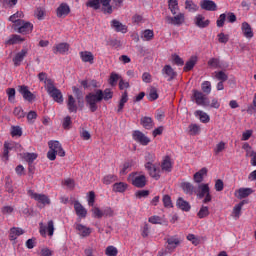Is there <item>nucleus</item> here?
Returning <instances> with one entry per match:
<instances>
[{
    "mask_svg": "<svg viewBox=\"0 0 256 256\" xmlns=\"http://www.w3.org/2000/svg\"><path fill=\"white\" fill-rule=\"evenodd\" d=\"M25 41V38L15 34L12 35L7 41L6 45H16L17 43H23Z\"/></svg>",
    "mask_w": 256,
    "mask_h": 256,
    "instance_id": "43",
    "label": "nucleus"
},
{
    "mask_svg": "<svg viewBox=\"0 0 256 256\" xmlns=\"http://www.w3.org/2000/svg\"><path fill=\"white\" fill-rule=\"evenodd\" d=\"M23 233H25L24 229L17 228V227L11 228L9 233L10 241H15V239H17V237H21Z\"/></svg>",
    "mask_w": 256,
    "mask_h": 256,
    "instance_id": "33",
    "label": "nucleus"
},
{
    "mask_svg": "<svg viewBox=\"0 0 256 256\" xmlns=\"http://www.w3.org/2000/svg\"><path fill=\"white\" fill-rule=\"evenodd\" d=\"M39 233L42 237H52L55 233V222L53 220H49L47 225L43 224V222L39 223Z\"/></svg>",
    "mask_w": 256,
    "mask_h": 256,
    "instance_id": "7",
    "label": "nucleus"
},
{
    "mask_svg": "<svg viewBox=\"0 0 256 256\" xmlns=\"http://www.w3.org/2000/svg\"><path fill=\"white\" fill-rule=\"evenodd\" d=\"M197 217L199 219H205V217H209V207L202 206L197 213Z\"/></svg>",
    "mask_w": 256,
    "mask_h": 256,
    "instance_id": "52",
    "label": "nucleus"
},
{
    "mask_svg": "<svg viewBox=\"0 0 256 256\" xmlns=\"http://www.w3.org/2000/svg\"><path fill=\"white\" fill-rule=\"evenodd\" d=\"M69 47L70 46L68 43H59L53 47V53H55V55H57V53L65 55V53L69 51Z\"/></svg>",
    "mask_w": 256,
    "mask_h": 256,
    "instance_id": "29",
    "label": "nucleus"
},
{
    "mask_svg": "<svg viewBox=\"0 0 256 256\" xmlns=\"http://www.w3.org/2000/svg\"><path fill=\"white\" fill-rule=\"evenodd\" d=\"M48 145L50 150L56 152L59 157H65V150H63V147H61V143H59V141H50Z\"/></svg>",
    "mask_w": 256,
    "mask_h": 256,
    "instance_id": "17",
    "label": "nucleus"
},
{
    "mask_svg": "<svg viewBox=\"0 0 256 256\" xmlns=\"http://www.w3.org/2000/svg\"><path fill=\"white\" fill-rule=\"evenodd\" d=\"M208 65L209 67H212V69H219V67H221V62L218 58H211L208 61Z\"/></svg>",
    "mask_w": 256,
    "mask_h": 256,
    "instance_id": "58",
    "label": "nucleus"
},
{
    "mask_svg": "<svg viewBox=\"0 0 256 256\" xmlns=\"http://www.w3.org/2000/svg\"><path fill=\"white\" fill-rule=\"evenodd\" d=\"M101 4L105 7L104 13L111 15L113 13V7L111 6V0H100Z\"/></svg>",
    "mask_w": 256,
    "mask_h": 256,
    "instance_id": "53",
    "label": "nucleus"
},
{
    "mask_svg": "<svg viewBox=\"0 0 256 256\" xmlns=\"http://www.w3.org/2000/svg\"><path fill=\"white\" fill-rule=\"evenodd\" d=\"M131 167H133V161L125 162L120 168V175H127L131 171Z\"/></svg>",
    "mask_w": 256,
    "mask_h": 256,
    "instance_id": "46",
    "label": "nucleus"
},
{
    "mask_svg": "<svg viewBox=\"0 0 256 256\" xmlns=\"http://www.w3.org/2000/svg\"><path fill=\"white\" fill-rule=\"evenodd\" d=\"M92 217H94L95 219H101L103 217V210H101L99 207H93Z\"/></svg>",
    "mask_w": 256,
    "mask_h": 256,
    "instance_id": "59",
    "label": "nucleus"
},
{
    "mask_svg": "<svg viewBox=\"0 0 256 256\" xmlns=\"http://www.w3.org/2000/svg\"><path fill=\"white\" fill-rule=\"evenodd\" d=\"M241 31L246 39H253V28H251L249 23L243 22L241 25Z\"/></svg>",
    "mask_w": 256,
    "mask_h": 256,
    "instance_id": "22",
    "label": "nucleus"
},
{
    "mask_svg": "<svg viewBox=\"0 0 256 256\" xmlns=\"http://www.w3.org/2000/svg\"><path fill=\"white\" fill-rule=\"evenodd\" d=\"M140 125H142L144 129H153L155 123L153 122V118L144 116L140 119Z\"/></svg>",
    "mask_w": 256,
    "mask_h": 256,
    "instance_id": "31",
    "label": "nucleus"
},
{
    "mask_svg": "<svg viewBox=\"0 0 256 256\" xmlns=\"http://www.w3.org/2000/svg\"><path fill=\"white\" fill-rule=\"evenodd\" d=\"M201 89L203 93H206L207 95H209V93H211V82L204 81L201 85Z\"/></svg>",
    "mask_w": 256,
    "mask_h": 256,
    "instance_id": "62",
    "label": "nucleus"
},
{
    "mask_svg": "<svg viewBox=\"0 0 256 256\" xmlns=\"http://www.w3.org/2000/svg\"><path fill=\"white\" fill-rule=\"evenodd\" d=\"M119 79H121V76L115 72H112L110 74L108 83H109V85H111V87H115L117 85V81H119Z\"/></svg>",
    "mask_w": 256,
    "mask_h": 256,
    "instance_id": "50",
    "label": "nucleus"
},
{
    "mask_svg": "<svg viewBox=\"0 0 256 256\" xmlns=\"http://www.w3.org/2000/svg\"><path fill=\"white\" fill-rule=\"evenodd\" d=\"M66 105L69 113H77V101L75 100V97H73V95H68Z\"/></svg>",
    "mask_w": 256,
    "mask_h": 256,
    "instance_id": "25",
    "label": "nucleus"
},
{
    "mask_svg": "<svg viewBox=\"0 0 256 256\" xmlns=\"http://www.w3.org/2000/svg\"><path fill=\"white\" fill-rule=\"evenodd\" d=\"M167 23L170 25H176V26H181L183 23H185V14L184 13H176L174 16H168L166 18Z\"/></svg>",
    "mask_w": 256,
    "mask_h": 256,
    "instance_id": "11",
    "label": "nucleus"
},
{
    "mask_svg": "<svg viewBox=\"0 0 256 256\" xmlns=\"http://www.w3.org/2000/svg\"><path fill=\"white\" fill-rule=\"evenodd\" d=\"M185 9L189 11V13H197V11H199V5L193 2V0H186Z\"/></svg>",
    "mask_w": 256,
    "mask_h": 256,
    "instance_id": "36",
    "label": "nucleus"
},
{
    "mask_svg": "<svg viewBox=\"0 0 256 256\" xmlns=\"http://www.w3.org/2000/svg\"><path fill=\"white\" fill-rule=\"evenodd\" d=\"M87 201H88L89 207H93L95 205V192L94 191H90L87 194Z\"/></svg>",
    "mask_w": 256,
    "mask_h": 256,
    "instance_id": "63",
    "label": "nucleus"
},
{
    "mask_svg": "<svg viewBox=\"0 0 256 256\" xmlns=\"http://www.w3.org/2000/svg\"><path fill=\"white\" fill-rule=\"evenodd\" d=\"M132 139L139 143L140 145L147 146L151 143V138L147 137L143 132L136 130L132 133Z\"/></svg>",
    "mask_w": 256,
    "mask_h": 256,
    "instance_id": "10",
    "label": "nucleus"
},
{
    "mask_svg": "<svg viewBox=\"0 0 256 256\" xmlns=\"http://www.w3.org/2000/svg\"><path fill=\"white\" fill-rule=\"evenodd\" d=\"M194 115L195 117H198L201 123H209V121H211V117L209 116V114H207L203 110L195 111Z\"/></svg>",
    "mask_w": 256,
    "mask_h": 256,
    "instance_id": "35",
    "label": "nucleus"
},
{
    "mask_svg": "<svg viewBox=\"0 0 256 256\" xmlns=\"http://www.w3.org/2000/svg\"><path fill=\"white\" fill-rule=\"evenodd\" d=\"M188 129L190 135H199L201 133V127L197 124H190Z\"/></svg>",
    "mask_w": 256,
    "mask_h": 256,
    "instance_id": "54",
    "label": "nucleus"
},
{
    "mask_svg": "<svg viewBox=\"0 0 256 256\" xmlns=\"http://www.w3.org/2000/svg\"><path fill=\"white\" fill-rule=\"evenodd\" d=\"M75 229L78 232V235H80V237H89V235L93 233V229L83 224H76Z\"/></svg>",
    "mask_w": 256,
    "mask_h": 256,
    "instance_id": "20",
    "label": "nucleus"
},
{
    "mask_svg": "<svg viewBox=\"0 0 256 256\" xmlns=\"http://www.w3.org/2000/svg\"><path fill=\"white\" fill-rule=\"evenodd\" d=\"M38 155L37 153H24L23 159L27 161V163H33L35 159H37Z\"/></svg>",
    "mask_w": 256,
    "mask_h": 256,
    "instance_id": "57",
    "label": "nucleus"
},
{
    "mask_svg": "<svg viewBox=\"0 0 256 256\" xmlns=\"http://www.w3.org/2000/svg\"><path fill=\"white\" fill-rule=\"evenodd\" d=\"M253 189L251 188H239L234 192V196L237 199H245L246 197H249V195H252Z\"/></svg>",
    "mask_w": 256,
    "mask_h": 256,
    "instance_id": "21",
    "label": "nucleus"
},
{
    "mask_svg": "<svg viewBox=\"0 0 256 256\" xmlns=\"http://www.w3.org/2000/svg\"><path fill=\"white\" fill-rule=\"evenodd\" d=\"M27 53H29V50L27 48H24L20 52L15 54L12 59L15 67H19L21 63H23V60L25 59V57H27Z\"/></svg>",
    "mask_w": 256,
    "mask_h": 256,
    "instance_id": "16",
    "label": "nucleus"
},
{
    "mask_svg": "<svg viewBox=\"0 0 256 256\" xmlns=\"http://www.w3.org/2000/svg\"><path fill=\"white\" fill-rule=\"evenodd\" d=\"M207 173L208 170L205 167L196 172L193 176L194 183H203V179L207 177Z\"/></svg>",
    "mask_w": 256,
    "mask_h": 256,
    "instance_id": "26",
    "label": "nucleus"
},
{
    "mask_svg": "<svg viewBox=\"0 0 256 256\" xmlns=\"http://www.w3.org/2000/svg\"><path fill=\"white\" fill-rule=\"evenodd\" d=\"M181 243V240L175 236H171L167 239V249L170 252H173L174 249H177V246Z\"/></svg>",
    "mask_w": 256,
    "mask_h": 256,
    "instance_id": "28",
    "label": "nucleus"
},
{
    "mask_svg": "<svg viewBox=\"0 0 256 256\" xmlns=\"http://www.w3.org/2000/svg\"><path fill=\"white\" fill-rule=\"evenodd\" d=\"M210 23L211 21L205 18L203 14H198L194 17V24L196 27H199V29H205V27H209Z\"/></svg>",
    "mask_w": 256,
    "mask_h": 256,
    "instance_id": "12",
    "label": "nucleus"
},
{
    "mask_svg": "<svg viewBox=\"0 0 256 256\" xmlns=\"http://www.w3.org/2000/svg\"><path fill=\"white\" fill-rule=\"evenodd\" d=\"M243 205H245V202L242 201L234 206L232 211V217H234V219H239V217H241V209H243Z\"/></svg>",
    "mask_w": 256,
    "mask_h": 256,
    "instance_id": "44",
    "label": "nucleus"
},
{
    "mask_svg": "<svg viewBox=\"0 0 256 256\" xmlns=\"http://www.w3.org/2000/svg\"><path fill=\"white\" fill-rule=\"evenodd\" d=\"M140 37L144 41H152V39L155 37V32H153L151 29H146L141 32Z\"/></svg>",
    "mask_w": 256,
    "mask_h": 256,
    "instance_id": "42",
    "label": "nucleus"
},
{
    "mask_svg": "<svg viewBox=\"0 0 256 256\" xmlns=\"http://www.w3.org/2000/svg\"><path fill=\"white\" fill-rule=\"evenodd\" d=\"M127 101H129V94H127V91H125L122 93L121 98L118 103V109H117L118 113H123V109H124L125 103H127Z\"/></svg>",
    "mask_w": 256,
    "mask_h": 256,
    "instance_id": "34",
    "label": "nucleus"
},
{
    "mask_svg": "<svg viewBox=\"0 0 256 256\" xmlns=\"http://www.w3.org/2000/svg\"><path fill=\"white\" fill-rule=\"evenodd\" d=\"M74 210L76 212L77 217H79L80 219H85V217H87V209H85V207H83L79 203V201L74 202Z\"/></svg>",
    "mask_w": 256,
    "mask_h": 256,
    "instance_id": "23",
    "label": "nucleus"
},
{
    "mask_svg": "<svg viewBox=\"0 0 256 256\" xmlns=\"http://www.w3.org/2000/svg\"><path fill=\"white\" fill-rule=\"evenodd\" d=\"M145 169H147L150 177H152L153 179H155L156 181H158V179H160L161 177V170L157 167V165L153 164L155 163V153L153 152H146L145 156Z\"/></svg>",
    "mask_w": 256,
    "mask_h": 256,
    "instance_id": "1",
    "label": "nucleus"
},
{
    "mask_svg": "<svg viewBox=\"0 0 256 256\" xmlns=\"http://www.w3.org/2000/svg\"><path fill=\"white\" fill-rule=\"evenodd\" d=\"M100 101H103L102 90H96L94 93L92 92L86 95V103L92 113H95V111H97V104L100 103Z\"/></svg>",
    "mask_w": 256,
    "mask_h": 256,
    "instance_id": "2",
    "label": "nucleus"
},
{
    "mask_svg": "<svg viewBox=\"0 0 256 256\" xmlns=\"http://www.w3.org/2000/svg\"><path fill=\"white\" fill-rule=\"evenodd\" d=\"M38 79H39V81H40L41 83H44L45 89H47V84H48L49 82H51L52 85L55 83L52 79L47 78V73H45V72L39 73V74H38Z\"/></svg>",
    "mask_w": 256,
    "mask_h": 256,
    "instance_id": "45",
    "label": "nucleus"
},
{
    "mask_svg": "<svg viewBox=\"0 0 256 256\" xmlns=\"http://www.w3.org/2000/svg\"><path fill=\"white\" fill-rule=\"evenodd\" d=\"M10 134L12 137H21L23 135V129L20 126H12Z\"/></svg>",
    "mask_w": 256,
    "mask_h": 256,
    "instance_id": "51",
    "label": "nucleus"
},
{
    "mask_svg": "<svg viewBox=\"0 0 256 256\" xmlns=\"http://www.w3.org/2000/svg\"><path fill=\"white\" fill-rule=\"evenodd\" d=\"M227 149V143L224 141L218 142L214 148H213V153L214 155H221Z\"/></svg>",
    "mask_w": 256,
    "mask_h": 256,
    "instance_id": "37",
    "label": "nucleus"
},
{
    "mask_svg": "<svg viewBox=\"0 0 256 256\" xmlns=\"http://www.w3.org/2000/svg\"><path fill=\"white\" fill-rule=\"evenodd\" d=\"M186 239L187 241H190V243H192V245H194L195 247H197V245H200L201 243V238H199V236H196L195 234H188Z\"/></svg>",
    "mask_w": 256,
    "mask_h": 256,
    "instance_id": "49",
    "label": "nucleus"
},
{
    "mask_svg": "<svg viewBox=\"0 0 256 256\" xmlns=\"http://www.w3.org/2000/svg\"><path fill=\"white\" fill-rule=\"evenodd\" d=\"M28 196L38 203L40 209L47 207V205H51V198L45 194H39L33 190H28Z\"/></svg>",
    "mask_w": 256,
    "mask_h": 256,
    "instance_id": "4",
    "label": "nucleus"
},
{
    "mask_svg": "<svg viewBox=\"0 0 256 256\" xmlns=\"http://www.w3.org/2000/svg\"><path fill=\"white\" fill-rule=\"evenodd\" d=\"M117 181V175L108 174L102 178V183L104 185H111V183H115Z\"/></svg>",
    "mask_w": 256,
    "mask_h": 256,
    "instance_id": "47",
    "label": "nucleus"
},
{
    "mask_svg": "<svg viewBox=\"0 0 256 256\" xmlns=\"http://www.w3.org/2000/svg\"><path fill=\"white\" fill-rule=\"evenodd\" d=\"M200 7L204 11H217V3H215L213 0L200 1Z\"/></svg>",
    "mask_w": 256,
    "mask_h": 256,
    "instance_id": "18",
    "label": "nucleus"
},
{
    "mask_svg": "<svg viewBox=\"0 0 256 256\" xmlns=\"http://www.w3.org/2000/svg\"><path fill=\"white\" fill-rule=\"evenodd\" d=\"M197 61H199L197 56H191L184 66V71H191V69L197 65Z\"/></svg>",
    "mask_w": 256,
    "mask_h": 256,
    "instance_id": "38",
    "label": "nucleus"
},
{
    "mask_svg": "<svg viewBox=\"0 0 256 256\" xmlns=\"http://www.w3.org/2000/svg\"><path fill=\"white\" fill-rule=\"evenodd\" d=\"M168 9L172 15H177L179 11V1L178 0H168Z\"/></svg>",
    "mask_w": 256,
    "mask_h": 256,
    "instance_id": "39",
    "label": "nucleus"
},
{
    "mask_svg": "<svg viewBox=\"0 0 256 256\" xmlns=\"http://www.w3.org/2000/svg\"><path fill=\"white\" fill-rule=\"evenodd\" d=\"M162 75L167 81H173L177 77V72H175L171 65H165L162 69Z\"/></svg>",
    "mask_w": 256,
    "mask_h": 256,
    "instance_id": "15",
    "label": "nucleus"
},
{
    "mask_svg": "<svg viewBox=\"0 0 256 256\" xmlns=\"http://www.w3.org/2000/svg\"><path fill=\"white\" fill-rule=\"evenodd\" d=\"M40 256H53V251L47 247H43L39 252Z\"/></svg>",
    "mask_w": 256,
    "mask_h": 256,
    "instance_id": "64",
    "label": "nucleus"
},
{
    "mask_svg": "<svg viewBox=\"0 0 256 256\" xmlns=\"http://www.w3.org/2000/svg\"><path fill=\"white\" fill-rule=\"evenodd\" d=\"M34 15L39 19V21H43V19H45V8H36Z\"/></svg>",
    "mask_w": 256,
    "mask_h": 256,
    "instance_id": "55",
    "label": "nucleus"
},
{
    "mask_svg": "<svg viewBox=\"0 0 256 256\" xmlns=\"http://www.w3.org/2000/svg\"><path fill=\"white\" fill-rule=\"evenodd\" d=\"M79 56L82 63H89V65H93V63H95V55L91 51H81L79 52Z\"/></svg>",
    "mask_w": 256,
    "mask_h": 256,
    "instance_id": "14",
    "label": "nucleus"
},
{
    "mask_svg": "<svg viewBox=\"0 0 256 256\" xmlns=\"http://www.w3.org/2000/svg\"><path fill=\"white\" fill-rule=\"evenodd\" d=\"M46 91L48 95H50V97L53 99V101H55V103L63 105V93L61 92V90L55 87V83L52 84L51 82H48Z\"/></svg>",
    "mask_w": 256,
    "mask_h": 256,
    "instance_id": "6",
    "label": "nucleus"
},
{
    "mask_svg": "<svg viewBox=\"0 0 256 256\" xmlns=\"http://www.w3.org/2000/svg\"><path fill=\"white\" fill-rule=\"evenodd\" d=\"M162 201H163L164 207H166L167 209H171V207H173V202L171 201V196L164 195Z\"/></svg>",
    "mask_w": 256,
    "mask_h": 256,
    "instance_id": "61",
    "label": "nucleus"
},
{
    "mask_svg": "<svg viewBox=\"0 0 256 256\" xmlns=\"http://www.w3.org/2000/svg\"><path fill=\"white\" fill-rule=\"evenodd\" d=\"M181 187L186 195H193V193H195V186H193L191 182H183Z\"/></svg>",
    "mask_w": 256,
    "mask_h": 256,
    "instance_id": "40",
    "label": "nucleus"
},
{
    "mask_svg": "<svg viewBox=\"0 0 256 256\" xmlns=\"http://www.w3.org/2000/svg\"><path fill=\"white\" fill-rule=\"evenodd\" d=\"M69 13H71V7L67 3L60 4L56 9V15L59 19H65Z\"/></svg>",
    "mask_w": 256,
    "mask_h": 256,
    "instance_id": "13",
    "label": "nucleus"
},
{
    "mask_svg": "<svg viewBox=\"0 0 256 256\" xmlns=\"http://www.w3.org/2000/svg\"><path fill=\"white\" fill-rule=\"evenodd\" d=\"M19 93H21L26 101H33L35 99V96L29 91V87L27 86H19Z\"/></svg>",
    "mask_w": 256,
    "mask_h": 256,
    "instance_id": "27",
    "label": "nucleus"
},
{
    "mask_svg": "<svg viewBox=\"0 0 256 256\" xmlns=\"http://www.w3.org/2000/svg\"><path fill=\"white\" fill-rule=\"evenodd\" d=\"M119 250L115 246H108L105 250V255L107 256H117Z\"/></svg>",
    "mask_w": 256,
    "mask_h": 256,
    "instance_id": "56",
    "label": "nucleus"
},
{
    "mask_svg": "<svg viewBox=\"0 0 256 256\" xmlns=\"http://www.w3.org/2000/svg\"><path fill=\"white\" fill-rule=\"evenodd\" d=\"M23 17H25V14L23 13V11H17L15 14L9 17V21H11V23L14 24L13 27L15 28L17 27V25L22 23Z\"/></svg>",
    "mask_w": 256,
    "mask_h": 256,
    "instance_id": "24",
    "label": "nucleus"
},
{
    "mask_svg": "<svg viewBox=\"0 0 256 256\" xmlns=\"http://www.w3.org/2000/svg\"><path fill=\"white\" fill-rule=\"evenodd\" d=\"M176 205L182 211H191V205L189 202L185 201L183 198H178Z\"/></svg>",
    "mask_w": 256,
    "mask_h": 256,
    "instance_id": "41",
    "label": "nucleus"
},
{
    "mask_svg": "<svg viewBox=\"0 0 256 256\" xmlns=\"http://www.w3.org/2000/svg\"><path fill=\"white\" fill-rule=\"evenodd\" d=\"M193 99L196 104L200 105V107H209V98L206 97L203 92L194 90Z\"/></svg>",
    "mask_w": 256,
    "mask_h": 256,
    "instance_id": "9",
    "label": "nucleus"
},
{
    "mask_svg": "<svg viewBox=\"0 0 256 256\" xmlns=\"http://www.w3.org/2000/svg\"><path fill=\"white\" fill-rule=\"evenodd\" d=\"M14 29L21 35H29V33H33V23L22 20Z\"/></svg>",
    "mask_w": 256,
    "mask_h": 256,
    "instance_id": "8",
    "label": "nucleus"
},
{
    "mask_svg": "<svg viewBox=\"0 0 256 256\" xmlns=\"http://www.w3.org/2000/svg\"><path fill=\"white\" fill-rule=\"evenodd\" d=\"M161 169L162 171H165L166 173H171L173 169V161H171V158L169 156H166L162 163H161Z\"/></svg>",
    "mask_w": 256,
    "mask_h": 256,
    "instance_id": "30",
    "label": "nucleus"
},
{
    "mask_svg": "<svg viewBox=\"0 0 256 256\" xmlns=\"http://www.w3.org/2000/svg\"><path fill=\"white\" fill-rule=\"evenodd\" d=\"M196 195L199 199H203V203H211L213 196H211V188L209 184H199L198 189L196 191Z\"/></svg>",
    "mask_w": 256,
    "mask_h": 256,
    "instance_id": "5",
    "label": "nucleus"
},
{
    "mask_svg": "<svg viewBox=\"0 0 256 256\" xmlns=\"http://www.w3.org/2000/svg\"><path fill=\"white\" fill-rule=\"evenodd\" d=\"M128 187L129 185L125 182H117L113 184L112 191H114V193H125Z\"/></svg>",
    "mask_w": 256,
    "mask_h": 256,
    "instance_id": "32",
    "label": "nucleus"
},
{
    "mask_svg": "<svg viewBox=\"0 0 256 256\" xmlns=\"http://www.w3.org/2000/svg\"><path fill=\"white\" fill-rule=\"evenodd\" d=\"M149 101H156V99H159V94L157 93V88H151L150 92L148 94Z\"/></svg>",
    "mask_w": 256,
    "mask_h": 256,
    "instance_id": "60",
    "label": "nucleus"
},
{
    "mask_svg": "<svg viewBox=\"0 0 256 256\" xmlns=\"http://www.w3.org/2000/svg\"><path fill=\"white\" fill-rule=\"evenodd\" d=\"M128 181L138 189H143L147 185V177L142 172H133L129 174Z\"/></svg>",
    "mask_w": 256,
    "mask_h": 256,
    "instance_id": "3",
    "label": "nucleus"
},
{
    "mask_svg": "<svg viewBox=\"0 0 256 256\" xmlns=\"http://www.w3.org/2000/svg\"><path fill=\"white\" fill-rule=\"evenodd\" d=\"M111 27L116 31V33H127L128 28L127 25H124L123 23L119 22V20H112L110 22Z\"/></svg>",
    "mask_w": 256,
    "mask_h": 256,
    "instance_id": "19",
    "label": "nucleus"
},
{
    "mask_svg": "<svg viewBox=\"0 0 256 256\" xmlns=\"http://www.w3.org/2000/svg\"><path fill=\"white\" fill-rule=\"evenodd\" d=\"M148 221L152 223V225H163V223H165V219L157 215L149 217Z\"/></svg>",
    "mask_w": 256,
    "mask_h": 256,
    "instance_id": "48",
    "label": "nucleus"
}]
</instances>
